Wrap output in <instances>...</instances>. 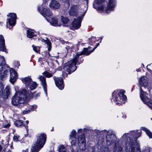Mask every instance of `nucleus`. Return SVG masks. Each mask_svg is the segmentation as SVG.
Listing matches in <instances>:
<instances>
[{"instance_id":"1","label":"nucleus","mask_w":152,"mask_h":152,"mask_svg":"<svg viewBox=\"0 0 152 152\" xmlns=\"http://www.w3.org/2000/svg\"><path fill=\"white\" fill-rule=\"evenodd\" d=\"M141 131H132L128 133L124 134L122 137V139L126 140L125 148L126 151H129L131 147H133L134 151L137 152H141L139 148V145L137 141V139L140 136Z\"/></svg>"},{"instance_id":"25","label":"nucleus","mask_w":152,"mask_h":152,"mask_svg":"<svg viewBox=\"0 0 152 152\" xmlns=\"http://www.w3.org/2000/svg\"><path fill=\"white\" fill-rule=\"evenodd\" d=\"M37 85V84L35 82L32 81L29 86H28L27 87H29L31 90H32L36 88Z\"/></svg>"},{"instance_id":"29","label":"nucleus","mask_w":152,"mask_h":152,"mask_svg":"<svg viewBox=\"0 0 152 152\" xmlns=\"http://www.w3.org/2000/svg\"><path fill=\"white\" fill-rule=\"evenodd\" d=\"M4 88V85L1 83H0V97L3 96V91Z\"/></svg>"},{"instance_id":"45","label":"nucleus","mask_w":152,"mask_h":152,"mask_svg":"<svg viewBox=\"0 0 152 152\" xmlns=\"http://www.w3.org/2000/svg\"><path fill=\"white\" fill-rule=\"evenodd\" d=\"M122 117L124 119H126V116L125 114H123L122 116Z\"/></svg>"},{"instance_id":"16","label":"nucleus","mask_w":152,"mask_h":152,"mask_svg":"<svg viewBox=\"0 0 152 152\" xmlns=\"http://www.w3.org/2000/svg\"><path fill=\"white\" fill-rule=\"evenodd\" d=\"M49 6L50 8L53 10L58 9L60 8L61 6L60 3L55 0H52Z\"/></svg>"},{"instance_id":"49","label":"nucleus","mask_w":152,"mask_h":152,"mask_svg":"<svg viewBox=\"0 0 152 152\" xmlns=\"http://www.w3.org/2000/svg\"><path fill=\"white\" fill-rule=\"evenodd\" d=\"M26 122L27 124H28L29 123V121H26Z\"/></svg>"},{"instance_id":"15","label":"nucleus","mask_w":152,"mask_h":152,"mask_svg":"<svg viewBox=\"0 0 152 152\" xmlns=\"http://www.w3.org/2000/svg\"><path fill=\"white\" fill-rule=\"evenodd\" d=\"M139 83L141 86L145 88L149 86L147 78L144 76L141 77L139 80Z\"/></svg>"},{"instance_id":"10","label":"nucleus","mask_w":152,"mask_h":152,"mask_svg":"<svg viewBox=\"0 0 152 152\" xmlns=\"http://www.w3.org/2000/svg\"><path fill=\"white\" fill-rule=\"evenodd\" d=\"M9 68L7 65L4 63L0 64V76L1 80H4L8 75Z\"/></svg>"},{"instance_id":"7","label":"nucleus","mask_w":152,"mask_h":152,"mask_svg":"<svg viewBox=\"0 0 152 152\" xmlns=\"http://www.w3.org/2000/svg\"><path fill=\"white\" fill-rule=\"evenodd\" d=\"M87 10V7H85L83 9H80L78 5H73L71 7L69 12V14L71 16H76L77 15L82 18L85 15Z\"/></svg>"},{"instance_id":"3","label":"nucleus","mask_w":152,"mask_h":152,"mask_svg":"<svg viewBox=\"0 0 152 152\" xmlns=\"http://www.w3.org/2000/svg\"><path fill=\"white\" fill-rule=\"evenodd\" d=\"M34 94L31 93L30 95L27 93L26 89H24L16 92L15 95L12 97V104L18 107L21 108L23 106H26L25 104V100L28 96L32 97Z\"/></svg>"},{"instance_id":"13","label":"nucleus","mask_w":152,"mask_h":152,"mask_svg":"<svg viewBox=\"0 0 152 152\" xmlns=\"http://www.w3.org/2000/svg\"><path fill=\"white\" fill-rule=\"evenodd\" d=\"M53 78L57 87L60 90L63 89L64 88V85L62 78L61 77L56 78L55 76L53 77Z\"/></svg>"},{"instance_id":"43","label":"nucleus","mask_w":152,"mask_h":152,"mask_svg":"<svg viewBox=\"0 0 152 152\" xmlns=\"http://www.w3.org/2000/svg\"><path fill=\"white\" fill-rule=\"evenodd\" d=\"M86 130V129L85 128L83 129H79L77 131V132L79 133H81L83 132H84Z\"/></svg>"},{"instance_id":"20","label":"nucleus","mask_w":152,"mask_h":152,"mask_svg":"<svg viewBox=\"0 0 152 152\" xmlns=\"http://www.w3.org/2000/svg\"><path fill=\"white\" fill-rule=\"evenodd\" d=\"M46 20L49 22H50V24L53 26H61V24L59 22L58 20V19L57 17H54L52 19V20L50 21L49 20L46 19Z\"/></svg>"},{"instance_id":"2","label":"nucleus","mask_w":152,"mask_h":152,"mask_svg":"<svg viewBox=\"0 0 152 152\" xmlns=\"http://www.w3.org/2000/svg\"><path fill=\"white\" fill-rule=\"evenodd\" d=\"M99 43L96 44L95 47L92 50H91V47H88L87 48H84L83 51L82 52L77 53L73 57V58L67 63H66L63 67L64 71L66 72L68 74H70L74 72L76 69V65L78 61L79 56L84 54L86 55H89L99 45Z\"/></svg>"},{"instance_id":"27","label":"nucleus","mask_w":152,"mask_h":152,"mask_svg":"<svg viewBox=\"0 0 152 152\" xmlns=\"http://www.w3.org/2000/svg\"><path fill=\"white\" fill-rule=\"evenodd\" d=\"M142 130L145 132L146 134L150 138H152V133L145 127H142Z\"/></svg>"},{"instance_id":"14","label":"nucleus","mask_w":152,"mask_h":152,"mask_svg":"<svg viewBox=\"0 0 152 152\" xmlns=\"http://www.w3.org/2000/svg\"><path fill=\"white\" fill-rule=\"evenodd\" d=\"M10 82L13 84L15 82L18 78V75L17 72L13 69H11L10 70Z\"/></svg>"},{"instance_id":"52","label":"nucleus","mask_w":152,"mask_h":152,"mask_svg":"<svg viewBox=\"0 0 152 152\" xmlns=\"http://www.w3.org/2000/svg\"><path fill=\"white\" fill-rule=\"evenodd\" d=\"M151 86H152L151 87L152 88V84L151 85Z\"/></svg>"},{"instance_id":"51","label":"nucleus","mask_w":152,"mask_h":152,"mask_svg":"<svg viewBox=\"0 0 152 152\" xmlns=\"http://www.w3.org/2000/svg\"><path fill=\"white\" fill-rule=\"evenodd\" d=\"M63 76H64V77H65V75H64V74H63Z\"/></svg>"},{"instance_id":"32","label":"nucleus","mask_w":152,"mask_h":152,"mask_svg":"<svg viewBox=\"0 0 152 152\" xmlns=\"http://www.w3.org/2000/svg\"><path fill=\"white\" fill-rule=\"evenodd\" d=\"M58 149L59 152H66V150L63 145H60L58 147Z\"/></svg>"},{"instance_id":"26","label":"nucleus","mask_w":152,"mask_h":152,"mask_svg":"<svg viewBox=\"0 0 152 152\" xmlns=\"http://www.w3.org/2000/svg\"><path fill=\"white\" fill-rule=\"evenodd\" d=\"M10 93V87L8 86H7L4 91L5 95L6 96L7 98L8 97Z\"/></svg>"},{"instance_id":"28","label":"nucleus","mask_w":152,"mask_h":152,"mask_svg":"<svg viewBox=\"0 0 152 152\" xmlns=\"http://www.w3.org/2000/svg\"><path fill=\"white\" fill-rule=\"evenodd\" d=\"M42 42H45L48 46V49L50 50V48L51 47V43L50 40L47 38H46V39H40Z\"/></svg>"},{"instance_id":"54","label":"nucleus","mask_w":152,"mask_h":152,"mask_svg":"<svg viewBox=\"0 0 152 152\" xmlns=\"http://www.w3.org/2000/svg\"><path fill=\"white\" fill-rule=\"evenodd\" d=\"M66 76H67L66 74Z\"/></svg>"},{"instance_id":"12","label":"nucleus","mask_w":152,"mask_h":152,"mask_svg":"<svg viewBox=\"0 0 152 152\" xmlns=\"http://www.w3.org/2000/svg\"><path fill=\"white\" fill-rule=\"evenodd\" d=\"M82 18V17H79L77 19H74L72 24V29H78L80 26Z\"/></svg>"},{"instance_id":"11","label":"nucleus","mask_w":152,"mask_h":152,"mask_svg":"<svg viewBox=\"0 0 152 152\" xmlns=\"http://www.w3.org/2000/svg\"><path fill=\"white\" fill-rule=\"evenodd\" d=\"M16 15L15 14L10 13L8 16L7 26L8 27L9 25L11 26H14L16 23Z\"/></svg>"},{"instance_id":"23","label":"nucleus","mask_w":152,"mask_h":152,"mask_svg":"<svg viewBox=\"0 0 152 152\" xmlns=\"http://www.w3.org/2000/svg\"><path fill=\"white\" fill-rule=\"evenodd\" d=\"M23 83L27 87L32 82V80L30 77H26L22 79Z\"/></svg>"},{"instance_id":"8","label":"nucleus","mask_w":152,"mask_h":152,"mask_svg":"<svg viewBox=\"0 0 152 152\" xmlns=\"http://www.w3.org/2000/svg\"><path fill=\"white\" fill-rule=\"evenodd\" d=\"M140 97L143 102L149 107L152 109V100H150L149 98L150 97L149 95L145 92L142 91L141 87L140 88Z\"/></svg>"},{"instance_id":"46","label":"nucleus","mask_w":152,"mask_h":152,"mask_svg":"<svg viewBox=\"0 0 152 152\" xmlns=\"http://www.w3.org/2000/svg\"><path fill=\"white\" fill-rule=\"evenodd\" d=\"M133 147H132L131 152H137L136 151H134Z\"/></svg>"},{"instance_id":"38","label":"nucleus","mask_w":152,"mask_h":152,"mask_svg":"<svg viewBox=\"0 0 152 152\" xmlns=\"http://www.w3.org/2000/svg\"><path fill=\"white\" fill-rule=\"evenodd\" d=\"M73 47V45L71 43H69L68 44V45H67L66 47V48L67 50H69L71 49Z\"/></svg>"},{"instance_id":"40","label":"nucleus","mask_w":152,"mask_h":152,"mask_svg":"<svg viewBox=\"0 0 152 152\" xmlns=\"http://www.w3.org/2000/svg\"><path fill=\"white\" fill-rule=\"evenodd\" d=\"M19 137V136L18 135L15 134L14 135L13 137V139L15 141L17 142L18 141V138Z\"/></svg>"},{"instance_id":"24","label":"nucleus","mask_w":152,"mask_h":152,"mask_svg":"<svg viewBox=\"0 0 152 152\" xmlns=\"http://www.w3.org/2000/svg\"><path fill=\"white\" fill-rule=\"evenodd\" d=\"M27 37L29 38H31L35 36L34 31L29 29L27 30Z\"/></svg>"},{"instance_id":"9","label":"nucleus","mask_w":152,"mask_h":152,"mask_svg":"<svg viewBox=\"0 0 152 152\" xmlns=\"http://www.w3.org/2000/svg\"><path fill=\"white\" fill-rule=\"evenodd\" d=\"M48 4L46 2H44L42 5L38 8L39 12L44 17L46 18V16L50 17L51 16L52 14L49 9H47L46 6H47Z\"/></svg>"},{"instance_id":"48","label":"nucleus","mask_w":152,"mask_h":152,"mask_svg":"<svg viewBox=\"0 0 152 152\" xmlns=\"http://www.w3.org/2000/svg\"><path fill=\"white\" fill-rule=\"evenodd\" d=\"M2 149V148L1 146L0 145V151Z\"/></svg>"},{"instance_id":"53","label":"nucleus","mask_w":152,"mask_h":152,"mask_svg":"<svg viewBox=\"0 0 152 152\" xmlns=\"http://www.w3.org/2000/svg\"><path fill=\"white\" fill-rule=\"evenodd\" d=\"M102 37L101 38V40H102Z\"/></svg>"},{"instance_id":"50","label":"nucleus","mask_w":152,"mask_h":152,"mask_svg":"<svg viewBox=\"0 0 152 152\" xmlns=\"http://www.w3.org/2000/svg\"><path fill=\"white\" fill-rule=\"evenodd\" d=\"M28 127V126H25V128H26V129H27Z\"/></svg>"},{"instance_id":"17","label":"nucleus","mask_w":152,"mask_h":152,"mask_svg":"<svg viewBox=\"0 0 152 152\" xmlns=\"http://www.w3.org/2000/svg\"><path fill=\"white\" fill-rule=\"evenodd\" d=\"M0 50L5 53L7 52L5 46V40L2 35H0Z\"/></svg>"},{"instance_id":"47","label":"nucleus","mask_w":152,"mask_h":152,"mask_svg":"<svg viewBox=\"0 0 152 152\" xmlns=\"http://www.w3.org/2000/svg\"><path fill=\"white\" fill-rule=\"evenodd\" d=\"M17 65H16L18 67L20 65L19 63H18V62H17Z\"/></svg>"},{"instance_id":"34","label":"nucleus","mask_w":152,"mask_h":152,"mask_svg":"<svg viewBox=\"0 0 152 152\" xmlns=\"http://www.w3.org/2000/svg\"><path fill=\"white\" fill-rule=\"evenodd\" d=\"M96 38L94 37H92L89 39V43L90 45H93L96 42Z\"/></svg>"},{"instance_id":"44","label":"nucleus","mask_w":152,"mask_h":152,"mask_svg":"<svg viewBox=\"0 0 152 152\" xmlns=\"http://www.w3.org/2000/svg\"><path fill=\"white\" fill-rule=\"evenodd\" d=\"M118 152H122V148L121 147H119L118 148Z\"/></svg>"},{"instance_id":"31","label":"nucleus","mask_w":152,"mask_h":152,"mask_svg":"<svg viewBox=\"0 0 152 152\" xmlns=\"http://www.w3.org/2000/svg\"><path fill=\"white\" fill-rule=\"evenodd\" d=\"M2 125L5 128H8L10 127V124L9 121H5L3 122Z\"/></svg>"},{"instance_id":"4","label":"nucleus","mask_w":152,"mask_h":152,"mask_svg":"<svg viewBox=\"0 0 152 152\" xmlns=\"http://www.w3.org/2000/svg\"><path fill=\"white\" fill-rule=\"evenodd\" d=\"M105 0H95L93 4V7L95 8V6H98L99 9L101 12H104L106 14H109L114 10L115 7L116 2L115 0H108L107 2V5L106 7H104Z\"/></svg>"},{"instance_id":"30","label":"nucleus","mask_w":152,"mask_h":152,"mask_svg":"<svg viewBox=\"0 0 152 152\" xmlns=\"http://www.w3.org/2000/svg\"><path fill=\"white\" fill-rule=\"evenodd\" d=\"M61 21L64 24H66L67 23L69 20L68 18L66 17H64L62 16H61Z\"/></svg>"},{"instance_id":"22","label":"nucleus","mask_w":152,"mask_h":152,"mask_svg":"<svg viewBox=\"0 0 152 152\" xmlns=\"http://www.w3.org/2000/svg\"><path fill=\"white\" fill-rule=\"evenodd\" d=\"M76 131L75 130H72L70 135V139L71 140V142L72 145H74L76 142Z\"/></svg>"},{"instance_id":"37","label":"nucleus","mask_w":152,"mask_h":152,"mask_svg":"<svg viewBox=\"0 0 152 152\" xmlns=\"http://www.w3.org/2000/svg\"><path fill=\"white\" fill-rule=\"evenodd\" d=\"M32 47L33 48V49L36 52H38L40 51V48L39 47H35L34 45H33L32 46Z\"/></svg>"},{"instance_id":"18","label":"nucleus","mask_w":152,"mask_h":152,"mask_svg":"<svg viewBox=\"0 0 152 152\" xmlns=\"http://www.w3.org/2000/svg\"><path fill=\"white\" fill-rule=\"evenodd\" d=\"M78 144L79 146H80L81 145H83L85 147L86 146V142L85 136L84 134L80 135L78 138Z\"/></svg>"},{"instance_id":"35","label":"nucleus","mask_w":152,"mask_h":152,"mask_svg":"<svg viewBox=\"0 0 152 152\" xmlns=\"http://www.w3.org/2000/svg\"><path fill=\"white\" fill-rule=\"evenodd\" d=\"M26 104V105H27V106H23L25 109V110H23V114H28L31 111V110H30L29 109H27V108H26V107H27L28 106V104Z\"/></svg>"},{"instance_id":"36","label":"nucleus","mask_w":152,"mask_h":152,"mask_svg":"<svg viewBox=\"0 0 152 152\" xmlns=\"http://www.w3.org/2000/svg\"><path fill=\"white\" fill-rule=\"evenodd\" d=\"M43 74L47 77H52V76L53 75V74H52L50 73L49 72H44L43 73Z\"/></svg>"},{"instance_id":"39","label":"nucleus","mask_w":152,"mask_h":152,"mask_svg":"<svg viewBox=\"0 0 152 152\" xmlns=\"http://www.w3.org/2000/svg\"><path fill=\"white\" fill-rule=\"evenodd\" d=\"M119 147H121V146L118 145V146H116V145L114 147L113 149V152H118V148Z\"/></svg>"},{"instance_id":"5","label":"nucleus","mask_w":152,"mask_h":152,"mask_svg":"<svg viewBox=\"0 0 152 152\" xmlns=\"http://www.w3.org/2000/svg\"><path fill=\"white\" fill-rule=\"evenodd\" d=\"M125 91L123 90H116L113 94L112 101L116 102V105H121L124 104L126 100V98L124 94Z\"/></svg>"},{"instance_id":"42","label":"nucleus","mask_w":152,"mask_h":152,"mask_svg":"<svg viewBox=\"0 0 152 152\" xmlns=\"http://www.w3.org/2000/svg\"><path fill=\"white\" fill-rule=\"evenodd\" d=\"M147 67L148 71L149 70L150 71H152V70L151 69H152V64L150 65H148Z\"/></svg>"},{"instance_id":"33","label":"nucleus","mask_w":152,"mask_h":152,"mask_svg":"<svg viewBox=\"0 0 152 152\" xmlns=\"http://www.w3.org/2000/svg\"><path fill=\"white\" fill-rule=\"evenodd\" d=\"M14 124L17 127L20 126L23 124L22 121V120L16 121L14 122Z\"/></svg>"},{"instance_id":"19","label":"nucleus","mask_w":152,"mask_h":152,"mask_svg":"<svg viewBox=\"0 0 152 152\" xmlns=\"http://www.w3.org/2000/svg\"><path fill=\"white\" fill-rule=\"evenodd\" d=\"M39 79L41 82V84L43 86L44 91L46 95H47V84L45 78L42 76H39Z\"/></svg>"},{"instance_id":"21","label":"nucleus","mask_w":152,"mask_h":152,"mask_svg":"<svg viewBox=\"0 0 152 152\" xmlns=\"http://www.w3.org/2000/svg\"><path fill=\"white\" fill-rule=\"evenodd\" d=\"M115 139V136L113 134L109 135L108 134L106 136V142L108 145H110L111 143L113 142Z\"/></svg>"},{"instance_id":"41","label":"nucleus","mask_w":152,"mask_h":152,"mask_svg":"<svg viewBox=\"0 0 152 152\" xmlns=\"http://www.w3.org/2000/svg\"><path fill=\"white\" fill-rule=\"evenodd\" d=\"M30 110L31 111H34L35 110V109H36L37 107V106L36 105H34L32 106H30Z\"/></svg>"},{"instance_id":"6","label":"nucleus","mask_w":152,"mask_h":152,"mask_svg":"<svg viewBox=\"0 0 152 152\" xmlns=\"http://www.w3.org/2000/svg\"><path fill=\"white\" fill-rule=\"evenodd\" d=\"M45 134H40L37 138L36 143L32 147L30 152H38L44 145L46 139ZM23 152H28V149L23 150Z\"/></svg>"}]
</instances>
